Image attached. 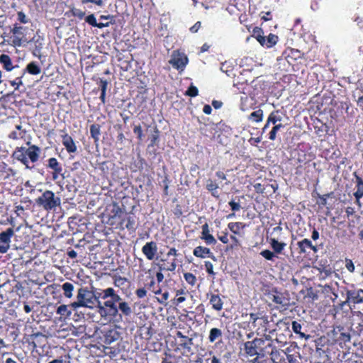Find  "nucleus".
<instances>
[{"instance_id": "nucleus-5", "label": "nucleus", "mask_w": 363, "mask_h": 363, "mask_svg": "<svg viewBox=\"0 0 363 363\" xmlns=\"http://www.w3.org/2000/svg\"><path fill=\"white\" fill-rule=\"evenodd\" d=\"M319 287L320 288V292L326 298H329L333 301L338 298L339 284L337 281H331L328 284L319 285Z\"/></svg>"}, {"instance_id": "nucleus-48", "label": "nucleus", "mask_w": 363, "mask_h": 363, "mask_svg": "<svg viewBox=\"0 0 363 363\" xmlns=\"http://www.w3.org/2000/svg\"><path fill=\"white\" fill-rule=\"evenodd\" d=\"M85 21L91 25V26L94 27L95 25H96V17L94 16V14L91 13L89 16H87L86 18H85Z\"/></svg>"}, {"instance_id": "nucleus-45", "label": "nucleus", "mask_w": 363, "mask_h": 363, "mask_svg": "<svg viewBox=\"0 0 363 363\" xmlns=\"http://www.w3.org/2000/svg\"><path fill=\"white\" fill-rule=\"evenodd\" d=\"M116 317L119 315L121 318V315L118 314V308L117 306L108 308L107 310V316Z\"/></svg>"}, {"instance_id": "nucleus-39", "label": "nucleus", "mask_w": 363, "mask_h": 363, "mask_svg": "<svg viewBox=\"0 0 363 363\" xmlns=\"http://www.w3.org/2000/svg\"><path fill=\"white\" fill-rule=\"evenodd\" d=\"M97 303V308L98 312L102 317H106L107 316V310L106 309V306H105V303L102 304L101 301L98 299V301H96Z\"/></svg>"}, {"instance_id": "nucleus-31", "label": "nucleus", "mask_w": 363, "mask_h": 363, "mask_svg": "<svg viewBox=\"0 0 363 363\" xmlns=\"http://www.w3.org/2000/svg\"><path fill=\"white\" fill-rule=\"evenodd\" d=\"M222 336V332L218 328H212L210 330L208 340L210 342H214L218 338Z\"/></svg>"}, {"instance_id": "nucleus-19", "label": "nucleus", "mask_w": 363, "mask_h": 363, "mask_svg": "<svg viewBox=\"0 0 363 363\" xmlns=\"http://www.w3.org/2000/svg\"><path fill=\"white\" fill-rule=\"evenodd\" d=\"M177 336L181 338L180 346L190 352L193 345V339L184 335L180 331L177 333Z\"/></svg>"}, {"instance_id": "nucleus-21", "label": "nucleus", "mask_w": 363, "mask_h": 363, "mask_svg": "<svg viewBox=\"0 0 363 363\" xmlns=\"http://www.w3.org/2000/svg\"><path fill=\"white\" fill-rule=\"evenodd\" d=\"M0 62L3 65L4 68L6 71H11L15 68H18V66H13L11 57L6 54H2L0 55Z\"/></svg>"}, {"instance_id": "nucleus-7", "label": "nucleus", "mask_w": 363, "mask_h": 363, "mask_svg": "<svg viewBox=\"0 0 363 363\" xmlns=\"http://www.w3.org/2000/svg\"><path fill=\"white\" fill-rule=\"evenodd\" d=\"M169 62L173 67L183 70L188 62V58L185 55H182L179 53H174Z\"/></svg>"}, {"instance_id": "nucleus-47", "label": "nucleus", "mask_w": 363, "mask_h": 363, "mask_svg": "<svg viewBox=\"0 0 363 363\" xmlns=\"http://www.w3.org/2000/svg\"><path fill=\"white\" fill-rule=\"evenodd\" d=\"M229 228L233 233H239L240 228H243V225L241 223H230Z\"/></svg>"}, {"instance_id": "nucleus-27", "label": "nucleus", "mask_w": 363, "mask_h": 363, "mask_svg": "<svg viewBox=\"0 0 363 363\" xmlns=\"http://www.w3.org/2000/svg\"><path fill=\"white\" fill-rule=\"evenodd\" d=\"M118 308V311H121V313L126 316L130 315L132 313V310L129 304L122 300L119 301Z\"/></svg>"}, {"instance_id": "nucleus-9", "label": "nucleus", "mask_w": 363, "mask_h": 363, "mask_svg": "<svg viewBox=\"0 0 363 363\" xmlns=\"http://www.w3.org/2000/svg\"><path fill=\"white\" fill-rule=\"evenodd\" d=\"M157 251V244L153 241L147 242L142 248L143 253L148 260H152L154 259Z\"/></svg>"}, {"instance_id": "nucleus-14", "label": "nucleus", "mask_w": 363, "mask_h": 363, "mask_svg": "<svg viewBox=\"0 0 363 363\" xmlns=\"http://www.w3.org/2000/svg\"><path fill=\"white\" fill-rule=\"evenodd\" d=\"M354 176L356 179V187L357 190L354 193V196L356 201L359 203V199L363 197V179L360 177L357 172L354 173Z\"/></svg>"}, {"instance_id": "nucleus-33", "label": "nucleus", "mask_w": 363, "mask_h": 363, "mask_svg": "<svg viewBox=\"0 0 363 363\" xmlns=\"http://www.w3.org/2000/svg\"><path fill=\"white\" fill-rule=\"evenodd\" d=\"M57 313L65 317H69L72 312L68 309V306L60 305L57 309Z\"/></svg>"}, {"instance_id": "nucleus-4", "label": "nucleus", "mask_w": 363, "mask_h": 363, "mask_svg": "<svg viewBox=\"0 0 363 363\" xmlns=\"http://www.w3.org/2000/svg\"><path fill=\"white\" fill-rule=\"evenodd\" d=\"M251 37L255 38L262 47L267 49L272 48L279 41L278 35L269 33L267 36H265L263 30L259 27L253 28Z\"/></svg>"}, {"instance_id": "nucleus-20", "label": "nucleus", "mask_w": 363, "mask_h": 363, "mask_svg": "<svg viewBox=\"0 0 363 363\" xmlns=\"http://www.w3.org/2000/svg\"><path fill=\"white\" fill-rule=\"evenodd\" d=\"M291 328L294 333L298 335L299 337L301 339L308 340L311 337L310 335H306L304 333L301 332L302 325L298 321L294 320L291 323Z\"/></svg>"}, {"instance_id": "nucleus-29", "label": "nucleus", "mask_w": 363, "mask_h": 363, "mask_svg": "<svg viewBox=\"0 0 363 363\" xmlns=\"http://www.w3.org/2000/svg\"><path fill=\"white\" fill-rule=\"evenodd\" d=\"M30 74H39L41 72L40 67L34 62H32L26 66V69Z\"/></svg>"}, {"instance_id": "nucleus-55", "label": "nucleus", "mask_w": 363, "mask_h": 363, "mask_svg": "<svg viewBox=\"0 0 363 363\" xmlns=\"http://www.w3.org/2000/svg\"><path fill=\"white\" fill-rule=\"evenodd\" d=\"M345 267L350 272H353L354 271V265L353 262L350 259H346Z\"/></svg>"}, {"instance_id": "nucleus-42", "label": "nucleus", "mask_w": 363, "mask_h": 363, "mask_svg": "<svg viewBox=\"0 0 363 363\" xmlns=\"http://www.w3.org/2000/svg\"><path fill=\"white\" fill-rule=\"evenodd\" d=\"M248 75V70L243 69L242 72H240V74L238 77V83L243 84L245 83H247V79H245V77Z\"/></svg>"}, {"instance_id": "nucleus-8", "label": "nucleus", "mask_w": 363, "mask_h": 363, "mask_svg": "<svg viewBox=\"0 0 363 363\" xmlns=\"http://www.w3.org/2000/svg\"><path fill=\"white\" fill-rule=\"evenodd\" d=\"M29 145L28 148H26V157L28 160H30L32 162H36L41 153V149L35 145H30V142L27 143Z\"/></svg>"}, {"instance_id": "nucleus-41", "label": "nucleus", "mask_w": 363, "mask_h": 363, "mask_svg": "<svg viewBox=\"0 0 363 363\" xmlns=\"http://www.w3.org/2000/svg\"><path fill=\"white\" fill-rule=\"evenodd\" d=\"M184 277L185 279V281L188 284H191V286H194L195 284L196 278L193 274L189 272L185 273L184 274Z\"/></svg>"}, {"instance_id": "nucleus-30", "label": "nucleus", "mask_w": 363, "mask_h": 363, "mask_svg": "<svg viewBox=\"0 0 363 363\" xmlns=\"http://www.w3.org/2000/svg\"><path fill=\"white\" fill-rule=\"evenodd\" d=\"M90 134L91 136L94 138V142H98L99 139V135L101 134L100 132V126L96 124H93L90 126Z\"/></svg>"}, {"instance_id": "nucleus-12", "label": "nucleus", "mask_w": 363, "mask_h": 363, "mask_svg": "<svg viewBox=\"0 0 363 363\" xmlns=\"http://www.w3.org/2000/svg\"><path fill=\"white\" fill-rule=\"evenodd\" d=\"M193 254L197 257L204 258L206 257H211L213 260H216L215 256L212 254L209 248L198 246L194 248Z\"/></svg>"}, {"instance_id": "nucleus-38", "label": "nucleus", "mask_w": 363, "mask_h": 363, "mask_svg": "<svg viewBox=\"0 0 363 363\" xmlns=\"http://www.w3.org/2000/svg\"><path fill=\"white\" fill-rule=\"evenodd\" d=\"M185 94L191 97H195L199 94V90L197 87H196L193 84H191L190 86L188 88V89L186 91Z\"/></svg>"}, {"instance_id": "nucleus-35", "label": "nucleus", "mask_w": 363, "mask_h": 363, "mask_svg": "<svg viewBox=\"0 0 363 363\" xmlns=\"http://www.w3.org/2000/svg\"><path fill=\"white\" fill-rule=\"evenodd\" d=\"M284 125L281 123L274 125V126L272 128L271 131L269 133V138L271 140H274L277 138V133L278 130H280V128H283Z\"/></svg>"}, {"instance_id": "nucleus-57", "label": "nucleus", "mask_w": 363, "mask_h": 363, "mask_svg": "<svg viewBox=\"0 0 363 363\" xmlns=\"http://www.w3.org/2000/svg\"><path fill=\"white\" fill-rule=\"evenodd\" d=\"M134 133L137 134L138 138L141 140L143 136L142 128L140 125L135 126L133 128Z\"/></svg>"}, {"instance_id": "nucleus-22", "label": "nucleus", "mask_w": 363, "mask_h": 363, "mask_svg": "<svg viewBox=\"0 0 363 363\" xmlns=\"http://www.w3.org/2000/svg\"><path fill=\"white\" fill-rule=\"evenodd\" d=\"M269 243L275 254L281 253L286 245L285 242H279L275 238H271Z\"/></svg>"}, {"instance_id": "nucleus-10", "label": "nucleus", "mask_w": 363, "mask_h": 363, "mask_svg": "<svg viewBox=\"0 0 363 363\" xmlns=\"http://www.w3.org/2000/svg\"><path fill=\"white\" fill-rule=\"evenodd\" d=\"M323 342L324 339L323 337L315 340V354L318 358L328 357V347Z\"/></svg>"}, {"instance_id": "nucleus-61", "label": "nucleus", "mask_w": 363, "mask_h": 363, "mask_svg": "<svg viewBox=\"0 0 363 363\" xmlns=\"http://www.w3.org/2000/svg\"><path fill=\"white\" fill-rule=\"evenodd\" d=\"M168 298H169V293L167 291H166L162 294L161 298H157V301L159 303L164 304V303H165V301L168 299Z\"/></svg>"}, {"instance_id": "nucleus-36", "label": "nucleus", "mask_w": 363, "mask_h": 363, "mask_svg": "<svg viewBox=\"0 0 363 363\" xmlns=\"http://www.w3.org/2000/svg\"><path fill=\"white\" fill-rule=\"evenodd\" d=\"M330 196V194H326L323 195L318 194V199L317 200V204L320 206H325L327 204V199Z\"/></svg>"}, {"instance_id": "nucleus-62", "label": "nucleus", "mask_w": 363, "mask_h": 363, "mask_svg": "<svg viewBox=\"0 0 363 363\" xmlns=\"http://www.w3.org/2000/svg\"><path fill=\"white\" fill-rule=\"evenodd\" d=\"M354 21L357 23L359 28H363V16H358L354 18Z\"/></svg>"}, {"instance_id": "nucleus-51", "label": "nucleus", "mask_w": 363, "mask_h": 363, "mask_svg": "<svg viewBox=\"0 0 363 363\" xmlns=\"http://www.w3.org/2000/svg\"><path fill=\"white\" fill-rule=\"evenodd\" d=\"M40 40H41L40 36L35 35L30 41L35 43L36 50H40V49L42 48V43H41Z\"/></svg>"}, {"instance_id": "nucleus-46", "label": "nucleus", "mask_w": 363, "mask_h": 363, "mask_svg": "<svg viewBox=\"0 0 363 363\" xmlns=\"http://www.w3.org/2000/svg\"><path fill=\"white\" fill-rule=\"evenodd\" d=\"M125 227L128 230H135V222L133 217L127 218V223L125 224Z\"/></svg>"}, {"instance_id": "nucleus-40", "label": "nucleus", "mask_w": 363, "mask_h": 363, "mask_svg": "<svg viewBox=\"0 0 363 363\" xmlns=\"http://www.w3.org/2000/svg\"><path fill=\"white\" fill-rule=\"evenodd\" d=\"M286 359L289 363H300L301 357L298 354H287Z\"/></svg>"}, {"instance_id": "nucleus-24", "label": "nucleus", "mask_w": 363, "mask_h": 363, "mask_svg": "<svg viewBox=\"0 0 363 363\" xmlns=\"http://www.w3.org/2000/svg\"><path fill=\"white\" fill-rule=\"evenodd\" d=\"M210 303L212 305L213 308L216 311H220L223 308V301L218 295H211Z\"/></svg>"}, {"instance_id": "nucleus-3", "label": "nucleus", "mask_w": 363, "mask_h": 363, "mask_svg": "<svg viewBox=\"0 0 363 363\" xmlns=\"http://www.w3.org/2000/svg\"><path fill=\"white\" fill-rule=\"evenodd\" d=\"M60 198L50 190H46L43 194L35 199V203L45 211L55 210L60 205Z\"/></svg>"}, {"instance_id": "nucleus-25", "label": "nucleus", "mask_w": 363, "mask_h": 363, "mask_svg": "<svg viewBox=\"0 0 363 363\" xmlns=\"http://www.w3.org/2000/svg\"><path fill=\"white\" fill-rule=\"evenodd\" d=\"M74 285L69 282H65L62 285L64 296L67 298H72L73 296Z\"/></svg>"}, {"instance_id": "nucleus-32", "label": "nucleus", "mask_w": 363, "mask_h": 363, "mask_svg": "<svg viewBox=\"0 0 363 363\" xmlns=\"http://www.w3.org/2000/svg\"><path fill=\"white\" fill-rule=\"evenodd\" d=\"M269 355L261 354L251 359V363H270Z\"/></svg>"}, {"instance_id": "nucleus-49", "label": "nucleus", "mask_w": 363, "mask_h": 363, "mask_svg": "<svg viewBox=\"0 0 363 363\" xmlns=\"http://www.w3.org/2000/svg\"><path fill=\"white\" fill-rule=\"evenodd\" d=\"M201 239L205 240L207 245H214L216 243V240L212 235H206L205 237H201Z\"/></svg>"}, {"instance_id": "nucleus-11", "label": "nucleus", "mask_w": 363, "mask_h": 363, "mask_svg": "<svg viewBox=\"0 0 363 363\" xmlns=\"http://www.w3.org/2000/svg\"><path fill=\"white\" fill-rule=\"evenodd\" d=\"M13 157L23 163L26 169H32L33 167L29 166V162L26 157V147H17L13 152Z\"/></svg>"}, {"instance_id": "nucleus-15", "label": "nucleus", "mask_w": 363, "mask_h": 363, "mask_svg": "<svg viewBox=\"0 0 363 363\" xmlns=\"http://www.w3.org/2000/svg\"><path fill=\"white\" fill-rule=\"evenodd\" d=\"M272 301L277 304V307L284 308L286 309L290 304L289 299L286 298L282 293H276L273 295Z\"/></svg>"}, {"instance_id": "nucleus-17", "label": "nucleus", "mask_w": 363, "mask_h": 363, "mask_svg": "<svg viewBox=\"0 0 363 363\" xmlns=\"http://www.w3.org/2000/svg\"><path fill=\"white\" fill-rule=\"evenodd\" d=\"M297 246L298 249V254H309V249L311 247V241L308 238H304L297 242Z\"/></svg>"}, {"instance_id": "nucleus-58", "label": "nucleus", "mask_w": 363, "mask_h": 363, "mask_svg": "<svg viewBox=\"0 0 363 363\" xmlns=\"http://www.w3.org/2000/svg\"><path fill=\"white\" fill-rule=\"evenodd\" d=\"M146 294H147V291L145 289L142 288V289H138L136 290L135 291V294L137 295V296L138 298H143L146 296Z\"/></svg>"}, {"instance_id": "nucleus-56", "label": "nucleus", "mask_w": 363, "mask_h": 363, "mask_svg": "<svg viewBox=\"0 0 363 363\" xmlns=\"http://www.w3.org/2000/svg\"><path fill=\"white\" fill-rule=\"evenodd\" d=\"M205 267L206 272L210 274H214L213 264L209 261L205 262Z\"/></svg>"}, {"instance_id": "nucleus-64", "label": "nucleus", "mask_w": 363, "mask_h": 363, "mask_svg": "<svg viewBox=\"0 0 363 363\" xmlns=\"http://www.w3.org/2000/svg\"><path fill=\"white\" fill-rule=\"evenodd\" d=\"M359 43L358 50L361 54H363V35L359 36Z\"/></svg>"}, {"instance_id": "nucleus-26", "label": "nucleus", "mask_w": 363, "mask_h": 363, "mask_svg": "<svg viewBox=\"0 0 363 363\" xmlns=\"http://www.w3.org/2000/svg\"><path fill=\"white\" fill-rule=\"evenodd\" d=\"M48 162V167L52 169L53 171H55L57 172H62V167L61 164L57 162L56 158H50Z\"/></svg>"}, {"instance_id": "nucleus-6", "label": "nucleus", "mask_w": 363, "mask_h": 363, "mask_svg": "<svg viewBox=\"0 0 363 363\" xmlns=\"http://www.w3.org/2000/svg\"><path fill=\"white\" fill-rule=\"evenodd\" d=\"M346 295V301L350 305L352 304L354 307L356 304H363V289H350L347 291Z\"/></svg>"}, {"instance_id": "nucleus-59", "label": "nucleus", "mask_w": 363, "mask_h": 363, "mask_svg": "<svg viewBox=\"0 0 363 363\" xmlns=\"http://www.w3.org/2000/svg\"><path fill=\"white\" fill-rule=\"evenodd\" d=\"M210 230H209V228H208V225L207 223H205L204 225H202V236L201 237H205L206 235H209L210 233H209Z\"/></svg>"}, {"instance_id": "nucleus-53", "label": "nucleus", "mask_w": 363, "mask_h": 363, "mask_svg": "<svg viewBox=\"0 0 363 363\" xmlns=\"http://www.w3.org/2000/svg\"><path fill=\"white\" fill-rule=\"evenodd\" d=\"M218 188V185L211 180H208L206 184V189L209 191H216Z\"/></svg>"}, {"instance_id": "nucleus-37", "label": "nucleus", "mask_w": 363, "mask_h": 363, "mask_svg": "<svg viewBox=\"0 0 363 363\" xmlns=\"http://www.w3.org/2000/svg\"><path fill=\"white\" fill-rule=\"evenodd\" d=\"M263 117V111L261 109H258L252 113H251V118L256 121L259 122L262 120Z\"/></svg>"}, {"instance_id": "nucleus-50", "label": "nucleus", "mask_w": 363, "mask_h": 363, "mask_svg": "<svg viewBox=\"0 0 363 363\" xmlns=\"http://www.w3.org/2000/svg\"><path fill=\"white\" fill-rule=\"evenodd\" d=\"M260 18L262 21H268L272 19V14L270 11L268 12H262L260 14Z\"/></svg>"}, {"instance_id": "nucleus-28", "label": "nucleus", "mask_w": 363, "mask_h": 363, "mask_svg": "<svg viewBox=\"0 0 363 363\" xmlns=\"http://www.w3.org/2000/svg\"><path fill=\"white\" fill-rule=\"evenodd\" d=\"M245 90L247 91V89H242L243 96L240 97V108L243 111H247L249 108L247 91L246 92Z\"/></svg>"}, {"instance_id": "nucleus-63", "label": "nucleus", "mask_w": 363, "mask_h": 363, "mask_svg": "<svg viewBox=\"0 0 363 363\" xmlns=\"http://www.w3.org/2000/svg\"><path fill=\"white\" fill-rule=\"evenodd\" d=\"M350 103L348 99H346L344 101H341V108L342 109H345V111L347 113L348 112V109L350 108Z\"/></svg>"}, {"instance_id": "nucleus-34", "label": "nucleus", "mask_w": 363, "mask_h": 363, "mask_svg": "<svg viewBox=\"0 0 363 363\" xmlns=\"http://www.w3.org/2000/svg\"><path fill=\"white\" fill-rule=\"evenodd\" d=\"M260 255L269 261H274V258L277 257L275 253L269 250H264L261 251Z\"/></svg>"}, {"instance_id": "nucleus-1", "label": "nucleus", "mask_w": 363, "mask_h": 363, "mask_svg": "<svg viewBox=\"0 0 363 363\" xmlns=\"http://www.w3.org/2000/svg\"><path fill=\"white\" fill-rule=\"evenodd\" d=\"M251 319H253L254 328H257V335L260 336L255 337L251 342V357L270 355L273 352V347L269 339L267 338L268 321L264 318H255L253 313H251Z\"/></svg>"}, {"instance_id": "nucleus-54", "label": "nucleus", "mask_w": 363, "mask_h": 363, "mask_svg": "<svg viewBox=\"0 0 363 363\" xmlns=\"http://www.w3.org/2000/svg\"><path fill=\"white\" fill-rule=\"evenodd\" d=\"M120 301H115L113 298H110L109 300L105 301V306L106 308H112L117 306L116 303H118Z\"/></svg>"}, {"instance_id": "nucleus-18", "label": "nucleus", "mask_w": 363, "mask_h": 363, "mask_svg": "<svg viewBox=\"0 0 363 363\" xmlns=\"http://www.w3.org/2000/svg\"><path fill=\"white\" fill-rule=\"evenodd\" d=\"M14 235V230L11 228H7L5 231L0 233V241L4 245H7L8 250L10 247L11 238Z\"/></svg>"}, {"instance_id": "nucleus-44", "label": "nucleus", "mask_w": 363, "mask_h": 363, "mask_svg": "<svg viewBox=\"0 0 363 363\" xmlns=\"http://www.w3.org/2000/svg\"><path fill=\"white\" fill-rule=\"evenodd\" d=\"M71 12L74 16L77 17L79 19H82L85 16V12L79 9L73 8L72 9Z\"/></svg>"}, {"instance_id": "nucleus-43", "label": "nucleus", "mask_w": 363, "mask_h": 363, "mask_svg": "<svg viewBox=\"0 0 363 363\" xmlns=\"http://www.w3.org/2000/svg\"><path fill=\"white\" fill-rule=\"evenodd\" d=\"M312 159V157L310 155H306V153H303V155H301L300 153H298V161L301 163H307L310 162Z\"/></svg>"}, {"instance_id": "nucleus-60", "label": "nucleus", "mask_w": 363, "mask_h": 363, "mask_svg": "<svg viewBox=\"0 0 363 363\" xmlns=\"http://www.w3.org/2000/svg\"><path fill=\"white\" fill-rule=\"evenodd\" d=\"M108 86V82L105 79H101L100 87L101 92H106Z\"/></svg>"}, {"instance_id": "nucleus-52", "label": "nucleus", "mask_w": 363, "mask_h": 363, "mask_svg": "<svg viewBox=\"0 0 363 363\" xmlns=\"http://www.w3.org/2000/svg\"><path fill=\"white\" fill-rule=\"evenodd\" d=\"M21 78L22 76L16 77V79L13 81H10L11 85L15 86V89L16 90L18 89L19 86L23 84Z\"/></svg>"}, {"instance_id": "nucleus-23", "label": "nucleus", "mask_w": 363, "mask_h": 363, "mask_svg": "<svg viewBox=\"0 0 363 363\" xmlns=\"http://www.w3.org/2000/svg\"><path fill=\"white\" fill-rule=\"evenodd\" d=\"M279 111H276L272 112L269 114V116L267 118V123L265 124V125L263 128L264 130H265L268 127L269 123H272L274 125H277L276 123L277 122L281 121L282 118L280 115H279Z\"/></svg>"}, {"instance_id": "nucleus-13", "label": "nucleus", "mask_w": 363, "mask_h": 363, "mask_svg": "<svg viewBox=\"0 0 363 363\" xmlns=\"http://www.w3.org/2000/svg\"><path fill=\"white\" fill-rule=\"evenodd\" d=\"M62 143L65 147L67 151L69 153H73L77 151V146L71 136L65 133L62 136Z\"/></svg>"}, {"instance_id": "nucleus-16", "label": "nucleus", "mask_w": 363, "mask_h": 363, "mask_svg": "<svg viewBox=\"0 0 363 363\" xmlns=\"http://www.w3.org/2000/svg\"><path fill=\"white\" fill-rule=\"evenodd\" d=\"M96 294L102 299L113 298L115 301H121V296L116 294L115 290L113 288H107L103 290L101 293H96Z\"/></svg>"}, {"instance_id": "nucleus-2", "label": "nucleus", "mask_w": 363, "mask_h": 363, "mask_svg": "<svg viewBox=\"0 0 363 363\" xmlns=\"http://www.w3.org/2000/svg\"><path fill=\"white\" fill-rule=\"evenodd\" d=\"M98 299H99V296H97V294L93 293L86 287H82L78 290L77 301L72 303L70 306L74 309L79 307L93 308Z\"/></svg>"}]
</instances>
